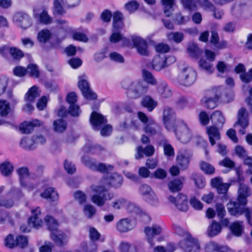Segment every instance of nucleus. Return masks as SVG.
Returning a JSON list of instances; mask_svg holds the SVG:
<instances>
[{
  "mask_svg": "<svg viewBox=\"0 0 252 252\" xmlns=\"http://www.w3.org/2000/svg\"><path fill=\"white\" fill-rule=\"evenodd\" d=\"M28 223L29 225H32L33 227L36 229L41 227L43 224V221L41 218H29L28 220Z\"/></svg>",
  "mask_w": 252,
  "mask_h": 252,
  "instance_id": "obj_62",
  "label": "nucleus"
},
{
  "mask_svg": "<svg viewBox=\"0 0 252 252\" xmlns=\"http://www.w3.org/2000/svg\"><path fill=\"white\" fill-rule=\"evenodd\" d=\"M196 78L195 71L190 68H185L179 75L180 82L185 86L192 85Z\"/></svg>",
  "mask_w": 252,
  "mask_h": 252,
  "instance_id": "obj_6",
  "label": "nucleus"
},
{
  "mask_svg": "<svg viewBox=\"0 0 252 252\" xmlns=\"http://www.w3.org/2000/svg\"><path fill=\"white\" fill-rule=\"evenodd\" d=\"M220 95V91L218 89L213 88L208 90L205 93V95L201 99V104L207 109H213L217 106Z\"/></svg>",
  "mask_w": 252,
  "mask_h": 252,
  "instance_id": "obj_4",
  "label": "nucleus"
},
{
  "mask_svg": "<svg viewBox=\"0 0 252 252\" xmlns=\"http://www.w3.org/2000/svg\"><path fill=\"white\" fill-rule=\"evenodd\" d=\"M13 170V166L9 162H5L0 165V172L4 176H9Z\"/></svg>",
  "mask_w": 252,
  "mask_h": 252,
  "instance_id": "obj_41",
  "label": "nucleus"
},
{
  "mask_svg": "<svg viewBox=\"0 0 252 252\" xmlns=\"http://www.w3.org/2000/svg\"><path fill=\"white\" fill-rule=\"evenodd\" d=\"M51 238L58 245H62L63 241L66 240V236L57 230L56 231H53L51 233Z\"/></svg>",
  "mask_w": 252,
  "mask_h": 252,
  "instance_id": "obj_36",
  "label": "nucleus"
},
{
  "mask_svg": "<svg viewBox=\"0 0 252 252\" xmlns=\"http://www.w3.org/2000/svg\"><path fill=\"white\" fill-rule=\"evenodd\" d=\"M152 68L156 71H159L166 68L163 56H157L154 57L152 63Z\"/></svg>",
  "mask_w": 252,
  "mask_h": 252,
  "instance_id": "obj_26",
  "label": "nucleus"
},
{
  "mask_svg": "<svg viewBox=\"0 0 252 252\" xmlns=\"http://www.w3.org/2000/svg\"><path fill=\"white\" fill-rule=\"evenodd\" d=\"M140 191L143 195H149L152 196L155 195L151 187L147 185L144 184L141 186Z\"/></svg>",
  "mask_w": 252,
  "mask_h": 252,
  "instance_id": "obj_64",
  "label": "nucleus"
},
{
  "mask_svg": "<svg viewBox=\"0 0 252 252\" xmlns=\"http://www.w3.org/2000/svg\"><path fill=\"white\" fill-rule=\"evenodd\" d=\"M119 249L121 252H138L136 246H132L129 243L125 241L120 243Z\"/></svg>",
  "mask_w": 252,
  "mask_h": 252,
  "instance_id": "obj_37",
  "label": "nucleus"
},
{
  "mask_svg": "<svg viewBox=\"0 0 252 252\" xmlns=\"http://www.w3.org/2000/svg\"><path fill=\"white\" fill-rule=\"evenodd\" d=\"M90 188L92 191L95 193L92 195V201L98 207L103 206L105 205L106 200H110L114 197L113 193L104 194L102 196L99 195L106 192L108 189L107 185L103 183V179L101 180L99 185H93Z\"/></svg>",
  "mask_w": 252,
  "mask_h": 252,
  "instance_id": "obj_2",
  "label": "nucleus"
},
{
  "mask_svg": "<svg viewBox=\"0 0 252 252\" xmlns=\"http://www.w3.org/2000/svg\"><path fill=\"white\" fill-rule=\"evenodd\" d=\"M211 184L220 194L226 193L230 186V184L222 183V178L219 177L213 178L211 180Z\"/></svg>",
  "mask_w": 252,
  "mask_h": 252,
  "instance_id": "obj_15",
  "label": "nucleus"
},
{
  "mask_svg": "<svg viewBox=\"0 0 252 252\" xmlns=\"http://www.w3.org/2000/svg\"><path fill=\"white\" fill-rule=\"evenodd\" d=\"M162 228L161 226L158 224H154L152 227H147L144 229L145 234L149 243L152 246L154 245L152 242V238L155 235H159L161 233Z\"/></svg>",
  "mask_w": 252,
  "mask_h": 252,
  "instance_id": "obj_18",
  "label": "nucleus"
},
{
  "mask_svg": "<svg viewBox=\"0 0 252 252\" xmlns=\"http://www.w3.org/2000/svg\"><path fill=\"white\" fill-rule=\"evenodd\" d=\"M63 2V0H54V13L59 14L62 15L65 13V11L62 5V3Z\"/></svg>",
  "mask_w": 252,
  "mask_h": 252,
  "instance_id": "obj_57",
  "label": "nucleus"
},
{
  "mask_svg": "<svg viewBox=\"0 0 252 252\" xmlns=\"http://www.w3.org/2000/svg\"><path fill=\"white\" fill-rule=\"evenodd\" d=\"M206 132L209 137L210 142L212 146H214L217 141L220 139V134L218 128L215 126H208Z\"/></svg>",
  "mask_w": 252,
  "mask_h": 252,
  "instance_id": "obj_22",
  "label": "nucleus"
},
{
  "mask_svg": "<svg viewBox=\"0 0 252 252\" xmlns=\"http://www.w3.org/2000/svg\"><path fill=\"white\" fill-rule=\"evenodd\" d=\"M127 204L126 200L123 198H120L116 199L111 202V206L114 210H120L125 207Z\"/></svg>",
  "mask_w": 252,
  "mask_h": 252,
  "instance_id": "obj_53",
  "label": "nucleus"
},
{
  "mask_svg": "<svg viewBox=\"0 0 252 252\" xmlns=\"http://www.w3.org/2000/svg\"><path fill=\"white\" fill-rule=\"evenodd\" d=\"M90 122L94 129H97L101 125L106 123L107 120L100 113L96 111H93L91 115Z\"/></svg>",
  "mask_w": 252,
  "mask_h": 252,
  "instance_id": "obj_20",
  "label": "nucleus"
},
{
  "mask_svg": "<svg viewBox=\"0 0 252 252\" xmlns=\"http://www.w3.org/2000/svg\"><path fill=\"white\" fill-rule=\"evenodd\" d=\"M45 221L51 233L53 231H56L58 230V223L53 217L47 216L45 218Z\"/></svg>",
  "mask_w": 252,
  "mask_h": 252,
  "instance_id": "obj_40",
  "label": "nucleus"
},
{
  "mask_svg": "<svg viewBox=\"0 0 252 252\" xmlns=\"http://www.w3.org/2000/svg\"><path fill=\"white\" fill-rule=\"evenodd\" d=\"M159 131L158 126L154 123L149 124L145 128V132L151 135L158 133Z\"/></svg>",
  "mask_w": 252,
  "mask_h": 252,
  "instance_id": "obj_44",
  "label": "nucleus"
},
{
  "mask_svg": "<svg viewBox=\"0 0 252 252\" xmlns=\"http://www.w3.org/2000/svg\"><path fill=\"white\" fill-rule=\"evenodd\" d=\"M230 229L232 233L236 236H240L243 233L244 226L242 221H235L230 226Z\"/></svg>",
  "mask_w": 252,
  "mask_h": 252,
  "instance_id": "obj_32",
  "label": "nucleus"
},
{
  "mask_svg": "<svg viewBox=\"0 0 252 252\" xmlns=\"http://www.w3.org/2000/svg\"><path fill=\"white\" fill-rule=\"evenodd\" d=\"M122 177L117 174H113L103 178V183L107 185L108 188L110 187L117 188L122 184Z\"/></svg>",
  "mask_w": 252,
  "mask_h": 252,
  "instance_id": "obj_21",
  "label": "nucleus"
},
{
  "mask_svg": "<svg viewBox=\"0 0 252 252\" xmlns=\"http://www.w3.org/2000/svg\"><path fill=\"white\" fill-rule=\"evenodd\" d=\"M134 227L131 220L127 218L120 220L116 224V228L120 233H125L132 230Z\"/></svg>",
  "mask_w": 252,
  "mask_h": 252,
  "instance_id": "obj_16",
  "label": "nucleus"
},
{
  "mask_svg": "<svg viewBox=\"0 0 252 252\" xmlns=\"http://www.w3.org/2000/svg\"><path fill=\"white\" fill-rule=\"evenodd\" d=\"M241 80L245 83H249L252 81V68L248 72H245L240 75Z\"/></svg>",
  "mask_w": 252,
  "mask_h": 252,
  "instance_id": "obj_60",
  "label": "nucleus"
},
{
  "mask_svg": "<svg viewBox=\"0 0 252 252\" xmlns=\"http://www.w3.org/2000/svg\"><path fill=\"white\" fill-rule=\"evenodd\" d=\"M123 16L119 11H116L113 14V28L114 31H119L123 26Z\"/></svg>",
  "mask_w": 252,
  "mask_h": 252,
  "instance_id": "obj_27",
  "label": "nucleus"
},
{
  "mask_svg": "<svg viewBox=\"0 0 252 252\" xmlns=\"http://www.w3.org/2000/svg\"><path fill=\"white\" fill-rule=\"evenodd\" d=\"M40 196L43 198L49 199L51 201H55L58 199V193L53 188L46 189L43 193L40 194Z\"/></svg>",
  "mask_w": 252,
  "mask_h": 252,
  "instance_id": "obj_29",
  "label": "nucleus"
},
{
  "mask_svg": "<svg viewBox=\"0 0 252 252\" xmlns=\"http://www.w3.org/2000/svg\"><path fill=\"white\" fill-rule=\"evenodd\" d=\"M112 108L116 110H131L133 108V103L128 102H115L112 103Z\"/></svg>",
  "mask_w": 252,
  "mask_h": 252,
  "instance_id": "obj_33",
  "label": "nucleus"
},
{
  "mask_svg": "<svg viewBox=\"0 0 252 252\" xmlns=\"http://www.w3.org/2000/svg\"><path fill=\"white\" fill-rule=\"evenodd\" d=\"M35 140L32 137V138L25 137L22 139L20 145L25 149H31L35 146Z\"/></svg>",
  "mask_w": 252,
  "mask_h": 252,
  "instance_id": "obj_48",
  "label": "nucleus"
},
{
  "mask_svg": "<svg viewBox=\"0 0 252 252\" xmlns=\"http://www.w3.org/2000/svg\"><path fill=\"white\" fill-rule=\"evenodd\" d=\"M169 40L173 41L176 43H181L184 39V35L182 32H171L167 35Z\"/></svg>",
  "mask_w": 252,
  "mask_h": 252,
  "instance_id": "obj_39",
  "label": "nucleus"
},
{
  "mask_svg": "<svg viewBox=\"0 0 252 252\" xmlns=\"http://www.w3.org/2000/svg\"><path fill=\"white\" fill-rule=\"evenodd\" d=\"M132 41L139 54L142 56L148 55V45L144 39L139 36H134L132 37Z\"/></svg>",
  "mask_w": 252,
  "mask_h": 252,
  "instance_id": "obj_12",
  "label": "nucleus"
},
{
  "mask_svg": "<svg viewBox=\"0 0 252 252\" xmlns=\"http://www.w3.org/2000/svg\"><path fill=\"white\" fill-rule=\"evenodd\" d=\"M160 144L163 145L164 153L167 156H173L174 155V149L172 146L166 143L165 140H163L160 142Z\"/></svg>",
  "mask_w": 252,
  "mask_h": 252,
  "instance_id": "obj_54",
  "label": "nucleus"
},
{
  "mask_svg": "<svg viewBox=\"0 0 252 252\" xmlns=\"http://www.w3.org/2000/svg\"><path fill=\"white\" fill-rule=\"evenodd\" d=\"M142 74L144 79V81L147 84L148 83L152 85L156 84L157 80L151 72L146 69H143L142 70Z\"/></svg>",
  "mask_w": 252,
  "mask_h": 252,
  "instance_id": "obj_42",
  "label": "nucleus"
},
{
  "mask_svg": "<svg viewBox=\"0 0 252 252\" xmlns=\"http://www.w3.org/2000/svg\"><path fill=\"white\" fill-rule=\"evenodd\" d=\"M248 114L245 111H239L238 114V120L235 125H239L243 128H245L248 125Z\"/></svg>",
  "mask_w": 252,
  "mask_h": 252,
  "instance_id": "obj_35",
  "label": "nucleus"
},
{
  "mask_svg": "<svg viewBox=\"0 0 252 252\" xmlns=\"http://www.w3.org/2000/svg\"><path fill=\"white\" fill-rule=\"evenodd\" d=\"M175 132L178 138L182 143H187L191 138L189 130L185 124L178 125L175 129Z\"/></svg>",
  "mask_w": 252,
  "mask_h": 252,
  "instance_id": "obj_9",
  "label": "nucleus"
},
{
  "mask_svg": "<svg viewBox=\"0 0 252 252\" xmlns=\"http://www.w3.org/2000/svg\"><path fill=\"white\" fill-rule=\"evenodd\" d=\"M63 118L59 119L53 122V129L56 132L62 133L66 129L67 124Z\"/></svg>",
  "mask_w": 252,
  "mask_h": 252,
  "instance_id": "obj_31",
  "label": "nucleus"
},
{
  "mask_svg": "<svg viewBox=\"0 0 252 252\" xmlns=\"http://www.w3.org/2000/svg\"><path fill=\"white\" fill-rule=\"evenodd\" d=\"M178 164L183 168H186L189 163V158L184 154H179L176 158Z\"/></svg>",
  "mask_w": 252,
  "mask_h": 252,
  "instance_id": "obj_52",
  "label": "nucleus"
},
{
  "mask_svg": "<svg viewBox=\"0 0 252 252\" xmlns=\"http://www.w3.org/2000/svg\"><path fill=\"white\" fill-rule=\"evenodd\" d=\"M200 123L203 126H206L209 123L210 119H213V114L211 117L205 111H201L199 115Z\"/></svg>",
  "mask_w": 252,
  "mask_h": 252,
  "instance_id": "obj_55",
  "label": "nucleus"
},
{
  "mask_svg": "<svg viewBox=\"0 0 252 252\" xmlns=\"http://www.w3.org/2000/svg\"><path fill=\"white\" fill-rule=\"evenodd\" d=\"M200 167L201 169L206 174H213L215 173V167L210 163L201 161L200 163Z\"/></svg>",
  "mask_w": 252,
  "mask_h": 252,
  "instance_id": "obj_47",
  "label": "nucleus"
},
{
  "mask_svg": "<svg viewBox=\"0 0 252 252\" xmlns=\"http://www.w3.org/2000/svg\"><path fill=\"white\" fill-rule=\"evenodd\" d=\"M157 90L158 94L162 98H168L172 95V91L164 81L161 80L158 83Z\"/></svg>",
  "mask_w": 252,
  "mask_h": 252,
  "instance_id": "obj_19",
  "label": "nucleus"
},
{
  "mask_svg": "<svg viewBox=\"0 0 252 252\" xmlns=\"http://www.w3.org/2000/svg\"><path fill=\"white\" fill-rule=\"evenodd\" d=\"M33 16L40 24L48 25L52 23V18L45 10L39 12V9H34Z\"/></svg>",
  "mask_w": 252,
  "mask_h": 252,
  "instance_id": "obj_17",
  "label": "nucleus"
},
{
  "mask_svg": "<svg viewBox=\"0 0 252 252\" xmlns=\"http://www.w3.org/2000/svg\"><path fill=\"white\" fill-rule=\"evenodd\" d=\"M141 104L143 107L147 108L148 110H153L158 104L157 102L150 95L143 97Z\"/></svg>",
  "mask_w": 252,
  "mask_h": 252,
  "instance_id": "obj_28",
  "label": "nucleus"
},
{
  "mask_svg": "<svg viewBox=\"0 0 252 252\" xmlns=\"http://www.w3.org/2000/svg\"><path fill=\"white\" fill-rule=\"evenodd\" d=\"M183 6L189 10H195L197 8L195 0H181Z\"/></svg>",
  "mask_w": 252,
  "mask_h": 252,
  "instance_id": "obj_56",
  "label": "nucleus"
},
{
  "mask_svg": "<svg viewBox=\"0 0 252 252\" xmlns=\"http://www.w3.org/2000/svg\"><path fill=\"white\" fill-rule=\"evenodd\" d=\"M77 96L74 92H70L67 94L66 100L69 104V109L68 110H79V106L76 104Z\"/></svg>",
  "mask_w": 252,
  "mask_h": 252,
  "instance_id": "obj_25",
  "label": "nucleus"
},
{
  "mask_svg": "<svg viewBox=\"0 0 252 252\" xmlns=\"http://www.w3.org/2000/svg\"><path fill=\"white\" fill-rule=\"evenodd\" d=\"M169 190L172 192H177L180 190L183 187V184L180 180H175L168 184Z\"/></svg>",
  "mask_w": 252,
  "mask_h": 252,
  "instance_id": "obj_43",
  "label": "nucleus"
},
{
  "mask_svg": "<svg viewBox=\"0 0 252 252\" xmlns=\"http://www.w3.org/2000/svg\"><path fill=\"white\" fill-rule=\"evenodd\" d=\"M16 172L19 176L21 185H26L25 179L30 175L28 168L27 167H22L17 169Z\"/></svg>",
  "mask_w": 252,
  "mask_h": 252,
  "instance_id": "obj_38",
  "label": "nucleus"
},
{
  "mask_svg": "<svg viewBox=\"0 0 252 252\" xmlns=\"http://www.w3.org/2000/svg\"><path fill=\"white\" fill-rule=\"evenodd\" d=\"M250 189L246 185L240 183L238 189L237 200L240 204L245 206L247 203V197L250 195Z\"/></svg>",
  "mask_w": 252,
  "mask_h": 252,
  "instance_id": "obj_13",
  "label": "nucleus"
},
{
  "mask_svg": "<svg viewBox=\"0 0 252 252\" xmlns=\"http://www.w3.org/2000/svg\"><path fill=\"white\" fill-rule=\"evenodd\" d=\"M86 75L84 74L78 76V87L84 97L88 100H94L97 98V94L90 88Z\"/></svg>",
  "mask_w": 252,
  "mask_h": 252,
  "instance_id": "obj_5",
  "label": "nucleus"
},
{
  "mask_svg": "<svg viewBox=\"0 0 252 252\" xmlns=\"http://www.w3.org/2000/svg\"><path fill=\"white\" fill-rule=\"evenodd\" d=\"M82 161L86 166L90 168L91 169L101 172H105L109 169H111L112 168L110 165L106 167L105 165L102 163L97 164L95 162L87 158H82Z\"/></svg>",
  "mask_w": 252,
  "mask_h": 252,
  "instance_id": "obj_14",
  "label": "nucleus"
},
{
  "mask_svg": "<svg viewBox=\"0 0 252 252\" xmlns=\"http://www.w3.org/2000/svg\"><path fill=\"white\" fill-rule=\"evenodd\" d=\"M30 75L34 78H38L39 76V71L36 64L33 63L29 64L26 69Z\"/></svg>",
  "mask_w": 252,
  "mask_h": 252,
  "instance_id": "obj_51",
  "label": "nucleus"
},
{
  "mask_svg": "<svg viewBox=\"0 0 252 252\" xmlns=\"http://www.w3.org/2000/svg\"><path fill=\"white\" fill-rule=\"evenodd\" d=\"M39 125V122L37 120L32 122H24L20 125L19 130L23 134H29L33 130L34 126Z\"/></svg>",
  "mask_w": 252,
  "mask_h": 252,
  "instance_id": "obj_23",
  "label": "nucleus"
},
{
  "mask_svg": "<svg viewBox=\"0 0 252 252\" xmlns=\"http://www.w3.org/2000/svg\"><path fill=\"white\" fill-rule=\"evenodd\" d=\"M38 95L37 87L33 86L30 88L25 96L26 103L23 107V110H33L34 106L32 103Z\"/></svg>",
  "mask_w": 252,
  "mask_h": 252,
  "instance_id": "obj_8",
  "label": "nucleus"
},
{
  "mask_svg": "<svg viewBox=\"0 0 252 252\" xmlns=\"http://www.w3.org/2000/svg\"><path fill=\"white\" fill-rule=\"evenodd\" d=\"M164 7V13L166 17H170L174 11L173 6L175 4L174 0H161Z\"/></svg>",
  "mask_w": 252,
  "mask_h": 252,
  "instance_id": "obj_30",
  "label": "nucleus"
},
{
  "mask_svg": "<svg viewBox=\"0 0 252 252\" xmlns=\"http://www.w3.org/2000/svg\"><path fill=\"white\" fill-rule=\"evenodd\" d=\"M169 201L174 204L180 211L186 212L189 209L188 197L183 194H179L177 197L169 196Z\"/></svg>",
  "mask_w": 252,
  "mask_h": 252,
  "instance_id": "obj_7",
  "label": "nucleus"
},
{
  "mask_svg": "<svg viewBox=\"0 0 252 252\" xmlns=\"http://www.w3.org/2000/svg\"><path fill=\"white\" fill-rule=\"evenodd\" d=\"M9 52L10 55L15 59L19 60L24 57L23 52L16 47H10Z\"/></svg>",
  "mask_w": 252,
  "mask_h": 252,
  "instance_id": "obj_58",
  "label": "nucleus"
},
{
  "mask_svg": "<svg viewBox=\"0 0 252 252\" xmlns=\"http://www.w3.org/2000/svg\"><path fill=\"white\" fill-rule=\"evenodd\" d=\"M51 37V32L48 29H43L38 33L37 38L39 42L45 43Z\"/></svg>",
  "mask_w": 252,
  "mask_h": 252,
  "instance_id": "obj_34",
  "label": "nucleus"
},
{
  "mask_svg": "<svg viewBox=\"0 0 252 252\" xmlns=\"http://www.w3.org/2000/svg\"><path fill=\"white\" fill-rule=\"evenodd\" d=\"M74 197L80 204H83L87 201V196L85 193L81 191L78 190L74 192Z\"/></svg>",
  "mask_w": 252,
  "mask_h": 252,
  "instance_id": "obj_61",
  "label": "nucleus"
},
{
  "mask_svg": "<svg viewBox=\"0 0 252 252\" xmlns=\"http://www.w3.org/2000/svg\"><path fill=\"white\" fill-rule=\"evenodd\" d=\"M180 244L185 252H199L200 249L198 241L192 238L182 241Z\"/></svg>",
  "mask_w": 252,
  "mask_h": 252,
  "instance_id": "obj_11",
  "label": "nucleus"
},
{
  "mask_svg": "<svg viewBox=\"0 0 252 252\" xmlns=\"http://www.w3.org/2000/svg\"><path fill=\"white\" fill-rule=\"evenodd\" d=\"M200 67L204 69L207 73L211 74L214 70L212 63L207 62L204 59H200L199 61Z\"/></svg>",
  "mask_w": 252,
  "mask_h": 252,
  "instance_id": "obj_46",
  "label": "nucleus"
},
{
  "mask_svg": "<svg viewBox=\"0 0 252 252\" xmlns=\"http://www.w3.org/2000/svg\"><path fill=\"white\" fill-rule=\"evenodd\" d=\"M48 101V97L46 96H42L36 103V107L39 110H43L45 109Z\"/></svg>",
  "mask_w": 252,
  "mask_h": 252,
  "instance_id": "obj_63",
  "label": "nucleus"
},
{
  "mask_svg": "<svg viewBox=\"0 0 252 252\" xmlns=\"http://www.w3.org/2000/svg\"><path fill=\"white\" fill-rule=\"evenodd\" d=\"M221 229V226L218 223L213 222L211 225L209 227L208 235L213 237L219 234Z\"/></svg>",
  "mask_w": 252,
  "mask_h": 252,
  "instance_id": "obj_45",
  "label": "nucleus"
},
{
  "mask_svg": "<svg viewBox=\"0 0 252 252\" xmlns=\"http://www.w3.org/2000/svg\"><path fill=\"white\" fill-rule=\"evenodd\" d=\"M8 82L9 78L7 76L3 74L0 75V96L5 93Z\"/></svg>",
  "mask_w": 252,
  "mask_h": 252,
  "instance_id": "obj_50",
  "label": "nucleus"
},
{
  "mask_svg": "<svg viewBox=\"0 0 252 252\" xmlns=\"http://www.w3.org/2000/svg\"><path fill=\"white\" fill-rule=\"evenodd\" d=\"M139 3L136 0H131L125 4L126 9L130 13H133L139 8Z\"/></svg>",
  "mask_w": 252,
  "mask_h": 252,
  "instance_id": "obj_59",
  "label": "nucleus"
},
{
  "mask_svg": "<svg viewBox=\"0 0 252 252\" xmlns=\"http://www.w3.org/2000/svg\"><path fill=\"white\" fill-rule=\"evenodd\" d=\"M242 204L236 201H229L226 205L227 210L231 216H238L244 214L248 223L252 226V220L251 219L252 211L248 208L241 207Z\"/></svg>",
  "mask_w": 252,
  "mask_h": 252,
  "instance_id": "obj_3",
  "label": "nucleus"
},
{
  "mask_svg": "<svg viewBox=\"0 0 252 252\" xmlns=\"http://www.w3.org/2000/svg\"><path fill=\"white\" fill-rule=\"evenodd\" d=\"M83 212L87 218L91 219L95 214L96 209L92 205L86 204L84 207Z\"/></svg>",
  "mask_w": 252,
  "mask_h": 252,
  "instance_id": "obj_49",
  "label": "nucleus"
},
{
  "mask_svg": "<svg viewBox=\"0 0 252 252\" xmlns=\"http://www.w3.org/2000/svg\"><path fill=\"white\" fill-rule=\"evenodd\" d=\"M163 121L166 128L170 130L174 127V113L171 111H164L163 115Z\"/></svg>",
  "mask_w": 252,
  "mask_h": 252,
  "instance_id": "obj_24",
  "label": "nucleus"
},
{
  "mask_svg": "<svg viewBox=\"0 0 252 252\" xmlns=\"http://www.w3.org/2000/svg\"><path fill=\"white\" fill-rule=\"evenodd\" d=\"M122 87L126 90V96L130 99H137L146 94L148 90V85L144 81H131L128 79L123 80Z\"/></svg>",
  "mask_w": 252,
  "mask_h": 252,
  "instance_id": "obj_1",
  "label": "nucleus"
},
{
  "mask_svg": "<svg viewBox=\"0 0 252 252\" xmlns=\"http://www.w3.org/2000/svg\"><path fill=\"white\" fill-rule=\"evenodd\" d=\"M13 21L24 29L30 27L32 24L30 16L27 14L22 12H17L14 14Z\"/></svg>",
  "mask_w": 252,
  "mask_h": 252,
  "instance_id": "obj_10",
  "label": "nucleus"
}]
</instances>
